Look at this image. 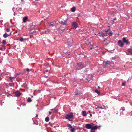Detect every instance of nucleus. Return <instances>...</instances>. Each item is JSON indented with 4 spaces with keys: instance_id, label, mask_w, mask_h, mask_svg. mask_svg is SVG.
<instances>
[{
    "instance_id": "1",
    "label": "nucleus",
    "mask_w": 132,
    "mask_h": 132,
    "mask_svg": "<svg viewBox=\"0 0 132 132\" xmlns=\"http://www.w3.org/2000/svg\"><path fill=\"white\" fill-rule=\"evenodd\" d=\"M73 113L71 112L65 116V118L68 119L69 120L71 121V120L70 119L73 118Z\"/></svg>"
},
{
    "instance_id": "2",
    "label": "nucleus",
    "mask_w": 132,
    "mask_h": 132,
    "mask_svg": "<svg viewBox=\"0 0 132 132\" xmlns=\"http://www.w3.org/2000/svg\"><path fill=\"white\" fill-rule=\"evenodd\" d=\"M122 40L123 43H126V45H129L130 44V43L128 42V40L127 39H126V38L125 37H123L122 38Z\"/></svg>"
},
{
    "instance_id": "3",
    "label": "nucleus",
    "mask_w": 132,
    "mask_h": 132,
    "mask_svg": "<svg viewBox=\"0 0 132 132\" xmlns=\"http://www.w3.org/2000/svg\"><path fill=\"white\" fill-rule=\"evenodd\" d=\"M92 125L90 124H87L85 125L86 128L87 129H91L92 127L93 126V124Z\"/></svg>"
},
{
    "instance_id": "4",
    "label": "nucleus",
    "mask_w": 132,
    "mask_h": 132,
    "mask_svg": "<svg viewBox=\"0 0 132 132\" xmlns=\"http://www.w3.org/2000/svg\"><path fill=\"white\" fill-rule=\"evenodd\" d=\"M118 45L121 47H122L124 45L123 43L122 42L121 40H118Z\"/></svg>"
},
{
    "instance_id": "5",
    "label": "nucleus",
    "mask_w": 132,
    "mask_h": 132,
    "mask_svg": "<svg viewBox=\"0 0 132 132\" xmlns=\"http://www.w3.org/2000/svg\"><path fill=\"white\" fill-rule=\"evenodd\" d=\"M78 25V24L75 22H73L72 24V26L73 28H76L77 27Z\"/></svg>"
},
{
    "instance_id": "6",
    "label": "nucleus",
    "mask_w": 132,
    "mask_h": 132,
    "mask_svg": "<svg viewBox=\"0 0 132 132\" xmlns=\"http://www.w3.org/2000/svg\"><path fill=\"white\" fill-rule=\"evenodd\" d=\"M77 66L78 67H79L80 68V69H82L84 67L83 65V64L82 62H80L78 63Z\"/></svg>"
},
{
    "instance_id": "7",
    "label": "nucleus",
    "mask_w": 132,
    "mask_h": 132,
    "mask_svg": "<svg viewBox=\"0 0 132 132\" xmlns=\"http://www.w3.org/2000/svg\"><path fill=\"white\" fill-rule=\"evenodd\" d=\"M97 127L96 126H95L94 127L93 126L92 127L91 129V132H95V130L97 129Z\"/></svg>"
},
{
    "instance_id": "8",
    "label": "nucleus",
    "mask_w": 132,
    "mask_h": 132,
    "mask_svg": "<svg viewBox=\"0 0 132 132\" xmlns=\"http://www.w3.org/2000/svg\"><path fill=\"white\" fill-rule=\"evenodd\" d=\"M11 35V32L9 34H7V33H5L3 34V36L4 38H6L8 36H10Z\"/></svg>"
},
{
    "instance_id": "9",
    "label": "nucleus",
    "mask_w": 132,
    "mask_h": 132,
    "mask_svg": "<svg viewBox=\"0 0 132 132\" xmlns=\"http://www.w3.org/2000/svg\"><path fill=\"white\" fill-rule=\"evenodd\" d=\"M15 95L17 96H19L20 95L21 93L19 91H17L15 92Z\"/></svg>"
},
{
    "instance_id": "10",
    "label": "nucleus",
    "mask_w": 132,
    "mask_h": 132,
    "mask_svg": "<svg viewBox=\"0 0 132 132\" xmlns=\"http://www.w3.org/2000/svg\"><path fill=\"white\" fill-rule=\"evenodd\" d=\"M104 66L105 67L106 65L110 64V62L108 61H104L103 62Z\"/></svg>"
},
{
    "instance_id": "11",
    "label": "nucleus",
    "mask_w": 132,
    "mask_h": 132,
    "mask_svg": "<svg viewBox=\"0 0 132 132\" xmlns=\"http://www.w3.org/2000/svg\"><path fill=\"white\" fill-rule=\"evenodd\" d=\"M110 29H109L106 30H105V32L107 33V34L109 36H111L112 35V33L111 32H109V31L110 30Z\"/></svg>"
},
{
    "instance_id": "12",
    "label": "nucleus",
    "mask_w": 132,
    "mask_h": 132,
    "mask_svg": "<svg viewBox=\"0 0 132 132\" xmlns=\"http://www.w3.org/2000/svg\"><path fill=\"white\" fill-rule=\"evenodd\" d=\"M82 114L85 117V116H86L87 114L86 111H82Z\"/></svg>"
},
{
    "instance_id": "13",
    "label": "nucleus",
    "mask_w": 132,
    "mask_h": 132,
    "mask_svg": "<svg viewBox=\"0 0 132 132\" xmlns=\"http://www.w3.org/2000/svg\"><path fill=\"white\" fill-rule=\"evenodd\" d=\"M28 18L27 17H24L23 19V22L24 23L26 22L27 21Z\"/></svg>"
},
{
    "instance_id": "14",
    "label": "nucleus",
    "mask_w": 132,
    "mask_h": 132,
    "mask_svg": "<svg viewBox=\"0 0 132 132\" xmlns=\"http://www.w3.org/2000/svg\"><path fill=\"white\" fill-rule=\"evenodd\" d=\"M1 46V47H0V50H3L5 49L6 48L5 46L2 45Z\"/></svg>"
},
{
    "instance_id": "15",
    "label": "nucleus",
    "mask_w": 132,
    "mask_h": 132,
    "mask_svg": "<svg viewBox=\"0 0 132 132\" xmlns=\"http://www.w3.org/2000/svg\"><path fill=\"white\" fill-rule=\"evenodd\" d=\"M71 11L72 12H73L76 11V8L75 7H73L71 9Z\"/></svg>"
},
{
    "instance_id": "16",
    "label": "nucleus",
    "mask_w": 132,
    "mask_h": 132,
    "mask_svg": "<svg viewBox=\"0 0 132 132\" xmlns=\"http://www.w3.org/2000/svg\"><path fill=\"white\" fill-rule=\"evenodd\" d=\"M81 94H82V93H81L80 91H78L76 94H75V95H80Z\"/></svg>"
},
{
    "instance_id": "17",
    "label": "nucleus",
    "mask_w": 132,
    "mask_h": 132,
    "mask_svg": "<svg viewBox=\"0 0 132 132\" xmlns=\"http://www.w3.org/2000/svg\"><path fill=\"white\" fill-rule=\"evenodd\" d=\"M128 51L131 54H132V49H129L128 50Z\"/></svg>"
},
{
    "instance_id": "18",
    "label": "nucleus",
    "mask_w": 132,
    "mask_h": 132,
    "mask_svg": "<svg viewBox=\"0 0 132 132\" xmlns=\"http://www.w3.org/2000/svg\"><path fill=\"white\" fill-rule=\"evenodd\" d=\"M50 31V29H48L46 30L45 31V34H47Z\"/></svg>"
},
{
    "instance_id": "19",
    "label": "nucleus",
    "mask_w": 132,
    "mask_h": 132,
    "mask_svg": "<svg viewBox=\"0 0 132 132\" xmlns=\"http://www.w3.org/2000/svg\"><path fill=\"white\" fill-rule=\"evenodd\" d=\"M51 110L53 111V112H55L57 111L58 110L55 109H52Z\"/></svg>"
},
{
    "instance_id": "20",
    "label": "nucleus",
    "mask_w": 132,
    "mask_h": 132,
    "mask_svg": "<svg viewBox=\"0 0 132 132\" xmlns=\"http://www.w3.org/2000/svg\"><path fill=\"white\" fill-rule=\"evenodd\" d=\"M49 26L53 27L54 26V22H51L49 24Z\"/></svg>"
},
{
    "instance_id": "21",
    "label": "nucleus",
    "mask_w": 132,
    "mask_h": 132,
    "mask_svg": "<svg viewBox=\"0 0 132 132\" xmlns=\"http://www.w3.org/2000/svg\"><path fill=\"white\" fill-rule=\"evenodd\" d=\"M49 118L48 117H47L45 118V121L46 122H48L49 121Z\"/></svg>"
},
{
    "instance_id": "22",
    "label": "nucleus",
    "mask_w": 132,
    "mask_h": 132,
    "mask_svg": "<svg viewBox=\"0 0 132 132\" xmlns=\"http://www.w3.org/2000/svg\"><path fill=\"white\" fill-rule=\"evenodd\" d=\"M27 101L29 102H31L32 100L31 99V98L30 97H29L27 99Z\"/></svg>"
},
{
    "instance_id": "23",
    "label": "nucleus",
    "mask_w": 132,
    "mask_h": 132,
    "mask_svg": "<svg viewBox=\"0 0 132 132\" xmlns=\"http://www.w3.org/2000/svg\"><path fill=\"white\" fill-rule=\"evenodd\" d=\"M15 78V77H10V79L11 80V81L12 82V79H14Z\"/></svg>"
},
{
    "instance_id": "24",
    "label": "nucleus",
    "mask_w": 132,
    "mask_h": 132,
    "mask_svg": "<svg viewBox=\"0 0 132 132\" xmlns=\"http://www.w3.org/2000/svg\"><path fill=\"white\" fill-rule=\"evenodd\" d=\"M2 43L3 44H6V41L5 40H3V41H2Z\"/></svg>"
},
{
    "instance_id": "25",
    "label": "nucleus",
    "mask_w": 132,
    "mask_h": 132,
    "mask_svg": "<svg viewBox=\"0 0 132 132\" xmlns=\"http://www.w3.org/2000/svg\"><path fill=\"white\" fill-rule=\"evenodd\" d=\"M75 130V129L74 128H71L70 129L71 132H74Z\"/></svg>"
},
{
    "instance_id": "26",
    "label": "nucleus",
    "mask_w": 132,
    "mask_h": 132,
    "mask_svg": "<svg viewBox=\"0 0 132 132\" xmlns=\"http://www.w3.org/2000/svg\"><path fill=\"white\" fill-rule=\"evenodd\" d=\"M61 23L63 25H66L67 24L66 22H61Z\"/></svg>"
},
{
    "instance_id": "27",
    "label": "nucleus",
    "mask_w": 132,
    "mask_h": 132,
    "mask_svg": "<svg viewBox=\"0 0 132 132\" xmlns=\"http://www.w3.org/2000/svg\"><path fill=\"white\" fill-rule=\"evenodd\" d=\"M67 125L68 127L70 128H72V126L70 124H68Z\"/></svg>"
},
{
    "instance_id": "28",
    "label": "nucleus",
    "mask_w": 132,
    "mask_h": 132,
    "mask_svg": "<svg viewBox=\"0 0 132 132\" xmlns=\"http://www.w3.org/2000/svg\"><path fill=\"white\" fill-rule=\"evenodd\" d=\"M95 92L96 93H97L98 94H99L100 93V92L98 91L96 89L95 90Z\"/></svg>"
},
{
    "instance_id": "29",
    "label": "nucleus",
    "mask_w": 132,
    "mask_h": 132,
    "mask_svg": "<svg viewBox=\"0 0 132 132\" xmlns=\"http://www.w3.org/2000/svg\"><path fill=\"white\" fill-rule=\"evenodd\" d=\"M20 41L21 42H23V38L22 37H21L20 39Z\"/></svg>"
},
{
    "instance_id": "30",
    "label": "nucleus",
    "mask_w": 132,
    "mask_h": 132,
    "mask_svg": "<svg viewBox=\"0 0 132 132\" xmlns=\"http://www.w3.org/2000/svg\"><path fill=\"white\" fill-rule=\"evenodd\" d=\"M6 31L7 32H9L10 31V29L8 28L6 29Z\"/></svg>"
},
{
    "instance_id": "31",
    "label": "nucleus",
    "mask_w": 132,
    "mask_h": 132,
    "mask_svg": "<svg viewBox=\"0 0 132 132\" xmlns=\"http://www.w3.org/2000/svg\"><path fill=\"white\" fill-rule=\"evenodd\" d=\"M97 108H100L101 109H103V108L102 107H100V106H97Z\"/></svg>"
},
{
    "instance_id": "32",
    "label": "nucleus",
    "mask_w": 132,
    "mask_h": 132,
    "mask_svg": "<svg viewBox=\"0 0 132 132\" xmlns=\"http://www.w3.org/2000/svg\"><path fill=\"white\" fill-rule=\"evenodd\" d=\"M125 83H122V85L123 86H125Z\"/></svg>"
},
{
    "instance_id": "33",
    "label": "nucleus",
    "mask_w": 132,
    "mask_h": 132,
    "mask_svg": "<svg viewBox=\"0 0 132 132\" xmlns=\"http://www.w3.org/2000/svg\"><path fill=\"white\" fill-rule=\"evenodd\" d=\"M26 70L27 71H28V72H29V69L28 68H27V69H26Z\"/></svg>"
},
{
    "instance_id": "34",
    "label": "nucleus",
    "mask_w": 132,
    "mask_h": 132,
    "mask_svg": "<svg viewBox=\"0 0 132 132\" xmlns=\"http://www.w3.org/2000/svg\"><path fill=\"white\" fill-rule=\"evenodd\" d=\"M87 80L88 81H89L90 82H91L92 81L91 80V79H90V80H89L88 79H87Z\"/></svg>"
},
{
    "instance_id": "35",
    "label": "nucleus",
    "mask_w": 132,
    "mask_h": 132,
    "mask_svg": "<svg viewBox=\"0 0 132 132\" xmlns=\"http://www.w3.org/2000/svg\"><path fill=\"white\" fill-rule=\"evenodd\" d=\"M48 70H47L46 71H45V72H44V73H45H45H47V72H48Z\"/></svg>"
},
{
    "instance_id": "36",
    "label": "nucleus",
    "mask_w": 132,
    "mask_h": 132,
    "mask_svg": "<svg viewBox=\"0 0 132 132\" xmlns=\"http://www.w3.org/2000/svg\"><path fill=\"white\" fill-rule=\"evenodd\" d=\"M80 31L79 32H81V33H82V30H79Z\"/></svg>"
},
{
    "instance_id": "37",
    "label": "nucleus",
    "mask_w": 132,
    "mask_h": 132,
    "mask_svg": "<svg viewBox=\"0 0 132 132\" xmlns=\"http://www.w3.org/2000/svg\"><path fill=\"white\" fill-rule=\"evenodd\" d=\"M116 20V18H115L114 19H113V22H114V21L115 20Z\"/></svg>"
},
{
    "instance_id": "38",
    "label": "nucleus",
    "mask_w": 132,
    "mask_h": 132,
    "mask_svg": "<svg viewBox=\"0 0 132 132\" xmlns=\"http://www.w3.org/2000/svg\"><path fill=\"white\" fill-rule=\"evenodd\" d=\"M52 112H49V114H51Z\"/></svg>"
},
{
    "instance_id": "39",
    "label": "nucleus",
    "mask_w": 132,
    "mask_h": 132,
    "mask_svg": "<svg viewBox=\"0 0 132 132\" xmlns=\"http://www.w3.org/2000/svg\"><path fill=\"white\" fill-rule=\"evenodd\" d=\"M106 39H105L103 41V42H105L106 41Z\"/></svg>"
},
{
    "instance_id": "40",
    "label": "nucleus",
    "mask_w": 132,
    "mask_h": 132,
    "mask_svg": "<svg viewBox=\"0 0 132 132\" xmlns=\"http://www.w3.org/2000/svg\"><path fill=\"white\" fill-rule=\"evenodd\" d=\"M103 36H105V34H103Z\"/></svg>"
},
{
    "instance_id": "41",
    "label": "nucleus",
    "mask_w": 132,
    "mask_h": 132,
    "mask_svg": "<svg viewBox=\"0 0 132 132\" xmlns=\"http://www.w3.org/2000/svg\"><path fill=\"white\" fill-rule=\"evenodd\" d=\"M38 116V114H37L36 115V117H37V116Z\"/></svg>"
},
{
    "instance_id": "42",
    "label": "nucleus",
    "mask_w": 132,
    "mask_h": 132,
    "mask_svg": "<svg viewBox=\"0 0 132 132\" xmlns=\"http://www.w3.org/2000/svg\"><path fill=\"white\" fill-rule=\"evenodd\" d=\"M98 88H100V87L99 86H98Z\"/></svg>"
},
{
    "instance_id": "43",
    "label": "nucleus",
    "mask_w": 132,
    "mask_h": 132,
    "mask_svg": "<svg viewBox=\"0 0 132 132\" xmlns=\"http://www.w3.org/2000/svg\"><path fill=\"white\" fill-rule=\"evenodd\" d=\"M65 29H63V31H64V30H65Z\"/></svg>"
},
{
    "instance_id": "44",
    "label": "nucleus",
    "mask_w": 132,
    "mask_h": 132,
    "mask_svg": "<svg viewBox=\"0 0 132 132\" xmlns=\"http://www.w3.org/2000/svg\"><path fill=\"white\" fill-rule=\"evenodd\" d=\"M1 80V78H0V80Z\"/></svg>"
},
{
    "instance_id": "45",
    "label": "nucleus",
    "mask_w": 132,
    "mask_h": 132,
    "mask_svg": "<svg viewBox=\"0 0 132 132\" xmlns=\"http://www.w3.org/2000/svg\"><path fill=\"white\" fill-rule=\"evenodd\" d=\"M92 48H90V49L92 50Z\"/></svg>"
},
{
    "instance_id": "46",
    "label": "nucleus",
    "mask_w": 132,
    "mask_h": 132,
    "mask_svg": "<svg viewBox=\"0 0 132 132\" xmlns=\"http://www.w3.org/2000/svg\"><path fill=\"white\" fill-rule=\"evenodd\" d=\"M97 108H97V107L96 108V109H97Z\"/></svg>"
},
{
    "instance_id": "47",
    "label": "nucleus",
    "mask_w": 132,
    "mask_h": 132,
    "mask_svg": "<svg viewBox=\"0 0 132 132\" xmlns=\"http://www.w3.org/2000/svg\"><path fill=\"white\" fill-rule=\"evenodd\" d=\"M90 76H91V77H92V76L91 75H90Z\"/></svg>"
},
{
    "instance_id": "48",
    "label": "nucleus",
    "mask_w": 132,
    "mask_h": 132,
    "mask_svg": "<svg viewBox=\"0 0 132 132\" xmlns=\"http://www.w3.org/2000/svg\"><path fill=\"white\" fill-rule=\"evenodd\" d=\"M90 116H92V114H90Z\"/></svg>"
},
{
    "instance_id": "49",
    "label": "nucleus",
    "mask_w": 132,
    "mask_h": 132,
    "mask_svg": "<svg viewBox=\"0 0 132 132\" xmlns=\"http://www.w3.org/2000/svg\"><path fill=\"white\" fill-rule=\"evenodd\" d=\"M131 59H132V58H131Z\"/></svg>"
}]
</instances>
